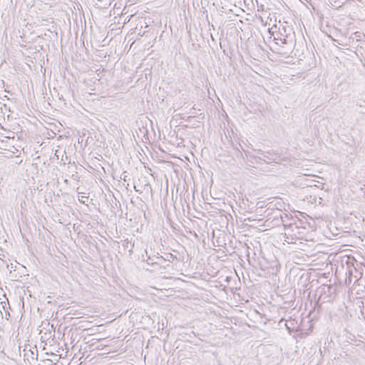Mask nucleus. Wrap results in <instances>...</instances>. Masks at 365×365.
I'll return each instance as SVG.
<instances>
[{
  "label": "nucleus",
  "mask_w": 365,
  "mask_h": 365,
  "mask_svg": "<svg viewBox=\"0 0 365 365\" xmlns=\"http://www.w3.org/2000/svg\"><path fill=\"white\" fill-rule=\"evenodd\" d=\"M273 36L276 44L287 46L288 51L284 52V54H288L292 50L295 44V34L292 25L286 21H279L278 31L273 34Z\"/></svg>",
  "instance_id": "1"
},
{
  "label": "nucleus",
  "mask_w": 365,
  "mask_h": 365,
  "mask_svg": "<svg viewBox=\"0 0 365 365\" xmlns=\"http://www.w3.org/2000/svg\"><path fill=\"white\" fill-rule=\"evenodd\" d=\"M255 152L256 155H253V158H255L256 160L258 159L259 161H263L265 163H278V162L280 160V157L277 153H273L270 151L264 152L261 150H257Z\"/></svg>",
  "instance_id": "2"
},
{
  "label": "nucleus",
  "mask_w": 365,
  "mask_h": 365,
  "mask_svg": "<svg viewBox=\"0 0 365 365\" xmlns=\"http://www.w3.org/2000/svg\"><path fill=\"white\" fill-rule=\"evenodd\" d=\"M23 356L24 361H27L29 364H31L32 361L37 360L38 351L36 349H35V351H33L26 347L23 350Z\"/></svg>",
  "instance_id": "3"
},
{
  "label": "nucleus",
  "mask_w": 365,
  "mask_h": 365,
  "mask_svg": "<svg viewBox=\"0 0 365 365\" xmlns=\"http://www.w3.org/2000/svg\"><path fill=\"white\" fill-rule=\"evenodd\" d=\"M127 178H128V175H127V174H126V173H125V172H124V173L121 175V176H120V179H121V180H123V181H125V182L127 180Z\"/></svg>",
  "instance_id": "4"
},
{
  "label": "nucleus",
  "mask_w": 365,
  "mask_h": 365,
  "mask_svg": "<svg viewBox=\"0 0 365 365\" xmlns=\"http://www.w3.org/2000/svg\"><path fill=\"white\" fill-rule=\"evenodd\" d=\"M334 41L336 42L338 44H341L337 40H334Z\"/></svg>",
  "instance_id": "5"
},
{
  "label": "nucleus",
  "mask_w": 365,
  "mask_h": 365,
  "mask_svg": "<svg viewBox=\"0 0 365 365\" xmlns=\"http://www.w3.org/2000/svg\"><path fill=\"white\" fill-rule=\"evenodd\" d=\"M134 189L135 190L136 192H138V190L136 189L135 186H134Z\"/></svg>",
  "instance_id": "6"
},
{
  "label": "nucleus",
  "mask_w": 365,
  "mask_h": 365,
  "mask_svg": "<svg viewBox=\"0 0 365 365\" xmlns=\"http://www.w3.org/2000/svg\"><path fill=\"white\" fill-rule=\"evenodd\" d=\"M358 32L355 33V35L358 37H359V35H357Z\"/></svg>",
  "instance_id": "7"
}]
</instances>
